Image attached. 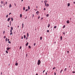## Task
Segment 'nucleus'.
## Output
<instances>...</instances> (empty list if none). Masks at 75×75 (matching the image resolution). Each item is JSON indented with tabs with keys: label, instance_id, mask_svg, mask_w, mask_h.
I'll list each match as a JSON object with an SVG mask.
<instances>
[{
	"label": "nucleus",
	"instance_id": "obj_1",
	"mask_svg": "<svg viewBox=\"0 0 75 75\" xmlns=\"http://www.w3.org/2000/svg\"><path fill=\"white\" fill-rule=\"evenodd\" d=\"M40 63L41 61H40V60H39L38 62V65H40Z\"/></svg>",
	"mask_w": 75,
	"mask_h": 75
},
{
	"label": "nucleus",
	"instance_id": "obj_2",
	"mask_svg": "<svg viewBox=\"0 0 75 75\" xmlns=\"http://www.w3.org/2000/svg\"><path fill=\"white\" fill-rule=\"evenodd\" d=\"M44 3L45 4V6L47 7V1L46 0L45 1H44Z\"/></svg>",
	"mask_w": 75,
	"mask_h": 75
},
{
	"label": "nucleus",
	"instance_id": "obj_3",
	"mask_svg": "<svg viewBox=\"0 0 75 75\" xmlns=\"http://www.w3.org/2000/svg\"><path fill=\"white\" fill-rule=\"evenodd\" d=\"M10 19H11V18H8V21H10Z\"/></svg>",
	"mask_w": 75,
	"mask_h": 75
},
{
	"label": "nucleus",
	"instance_id": "obj_4",
	"mask_svg": "<svg viewBox=\"0 0 75 75\" xmlns=\"http://www.w3.org/2000/svg\"><path fill=\"white\" fill-rule=\"evenodd\" d=\"M10 49H11V47L7 48V50H10Z\"/></svg>",
	"mask_w": 75,
	"mask_h": 75
},
{
	"label": "nucleus",
	"instance_id": "obj_5",
	"mask_svg": "<svg viewBox=\"0 0 75 75\" xmlns=\"http://www.w3.org/2000/svg\"><path fill=\"white\" fill-rule=\"evenodd\" d=\"M67 24H69V20L67 21Z\"/></svg>",
	"mask_w": 75,
	"mask_h": 75
},
{
	"label": "nucleus",
	"instance_id": "obj_6",
	"mask_svg": "<svg viewBox=\"0 0 75 75\" xmlns=\"http://www.w3.org/2000/svg\"><path fill=\"white\" fill-rule=\"evenodd\" d=\"M70 6V3H68L67 4V6H68V7H69Z\"/></svg>",
	"mask_w": 75,
	"mask_h": 75
},
{
	"label": "nucleus",
	"instance_id": "obj_7",
	"mask_svg": "<svg viewBox=\"0 0 75 75\" xmlns=\"http://www.w3.org/2000/svg\"><path fill=\"white\" fill-rule=\"evenodd\" d=\"M9 8H11V4L9 5Z\"/></svg>",
	"mask_w": 75,
	"mask_h": 75
},
{
	"label": "nucleus",
	"instance_id": "obj_8",
	"mask_svg": "<svg viewBox=\"0 0 75 75\" xmlns=\"http://www.w3.org/2000/svg\"><path fill=\"white\" fill-rule=\"evenodd\" d=\"M36 13L37 14H39V12L38 11L36 12Z\"/></svg>",
	"mask_w": 75,
	"mask_h": 75
},
{
	"label": "nucleus",
	"instance_id": "obj_9",
	"mask_svg": "<svg viewBox=\"0 0 75 75\" xmlns=\"http://www.w3.org/2000/svg\"><path fill=\"white\" fill-rule=\"evenodd\" d=\"M15 65H16V66H17V65H18V63H16L15 64Z\"/></svg>",
	"mask_w": 75,
	"mask_h": 75
},
{
	"label": "nucleus",
	"instance_id": "obj_10",
	"mask_svg": "<svg viewBox=\"0 0 75 75\" xmlns=\"http://www.w3.org/2000/svg\"><path fill=\"white\" fill-rule=\"evenodd\" d=\"M50 23H49L48 24V27H50Z\"/></svg>",
	"mask_w": 75,
	"mask_h": 75
},
{
	"label": "nucleus",
	"instance_id": "obj_11",
	"mask_svg": "<svg viewBox=\"0 0 75 75\" xmlns=\"http://www.w3.org/2000/svg\"><path fill=\"white\" fill-rule=\"evenodd\" d=\"M28 44V42H27L26 44V46H27Z\"/></svg>",
	"mask_w": 75,
	"mask_h": 75
},
{
	"label": "nucleus",
	"instance_id": "obj_12",
	"mask_svg": "<svg viewBox=\"0 0 75 75\" xmlns=\"http://www.w3.org/2000/svg\"><path fill=\"white\" fill-rule=\"evenodd\" d=\"M61 41L62 40V37L61 36L60 37Z\"/></svg>",
	"mask_w": 75,
	"mask_h": 75
},
{
	"label": "nucleus",
	"instance_id": "obj_13",
	"mask_svg": "<svg viewBox=\"0 0 75 75\" xmlns=\"http://www.w3.org/2000/svg\"><path fill=\"white\" fill-rule=\"evenodd\" d=\"M28 8L29 10H30V6H28Z\"/></svg>",
	"mask_w": 75,
	"mask_h": 75
},
{
	"label": "nucleus",
	"instance_id": "obj_14",
	"mask_svg": "<svg viewBox=\"0 0 75 75\" xmlns=\"http://www.w3.org/2000/svg\"><path fill=\"white\" fill-rule=\"evenodd\" d=\"M13 30V27H11V30Z\"/></svg>",
	"mask_w": 75,
	"mask_h": 75
},
{
	"label": "nucleus",
	"instance_id": "obj_15",
	"mask_svg": "<svg viewBox=\"0 0 75 75\" xmlns=\"http://www.w3.org/2000/svg\"><path fill=\"white\" fill-rule=\"evenodd\" d=\"M24 27V23H22V28Z\"/></svg>",
	"mask_w": 75,
	"mask_h": 75
},
{
	"label": "nucleus",
	"instance_id": "obj_16",
	"mask_svg": "<svg viewBox=\"0 0 75 75\" xmlns=\"http://www.w3.org/2000/svg\"><path fill=\"white\" fill-rule=\"evenodd\" d=\"M20 16L21 18V17H22V14H21L20 15Z\"/></svg>",
	"mask_w": 75,
	"mask_h": 75
},
{
	"label": "nucleus",
	"instance_id": "obj_17",
	"mask_svg": "<svg viewBox=\"0 0 75 75\" xmlns=\"http://www.w3.org/2000/svg\"><path fill=\"white\" fill-rule=\"evenodd\" d=\"M6 54H8V51L7 50L6 51Z\"/></svg>",
	"mask_w": 75,
	"mask_h": 75
},
{
	"label": "nucleus",
	"instance_id": "obj_18",
	"mask_svg": "<svg viewBox=\"0 0 75 75\" xmlns=\"http://www.w3.org/2000/svg\"><path fill=\"white\" fill-rule=\"evenodd\" d=\"M29 36V35H28V33L27 34V37H28Z\"/></svg>",
	"mask_w": 75,
	"mask_h": 75
},
{
	"label": "nucleus",
	"instance_id": "obj_19",
	"mask_svg": "<svg viewBox=\"0 0 75 75\" xmlns=\"http://www.w3.org/2000/svg\"><path fill=\"white\" fill-rule=\"evenodd\" d=\"M11 20L12 21H13V18H11Z\"/></svg>",
	"mask_w": 75,
	"mask_h": 75
},
{
	"label": "nucleus",
	"instance_id": "obj_20",
	"mask_svg": "<svg viewBox=\"0 0 75 75\" xmlns=\"http://www.w3.org/2000/svg\"><path fill=\"white\" fill-rule=\"evenodd\" d=\"M65 25H64L63 26V28H65Z\"/></svg>",
	"mask_w": 75,
	"mask_h": 75
},
{
	"label": "nucleus",
	"instance_id": "obj_21",
	"mask_svg": "<svg viewBox=\"0 0 75 75\" xmlns=\"http://www.w3.org/2000/svg\"><path fill=\"white\" fill-rule=\"evenodd\" d=\"M42 37H40V40H42Z\"/></svg>",
	"mask_w": 75,
	"mask_h": 75
},
{
	"label": "nucleus",
	"instance_id": "obj_22",
	"mask_svg": "<svg viewBox=\"0 0 75 75\" xmlns=\"http://www.w3.org/2000/svg\"><path fill=\"white\" fill-rule=\"evenodd\" d=\"M48 16H49V15L48 14H47L46 15V17H48Z\"/></svg>",
	"mask_w": 75,
	"mask_h": 75
},
{
	"label": "nucleus",
	"instance_id": "obj_23",
	"mask_svg": "<svg viewBox=\"0 0 75 75\" xmlns=\"http://www.w3.org/2000/svg\"><path fill=\"white\" fill-rule=\"evenodd\" d=\"M24 38H26V37L25 36V35H24Z\"/></svg>",
	"mask_w": 75,
	"mask_h": 75
},
{
	"label": "nucleus",
	"instance_id": "obj_24",
	"mask_svg": "<svg viewBox=\"0 0 75 75\" xmlns=\"http://www.w3.org/2000/svg\"><path fill=\"white\" fill-rule=\"evenodd\" d=\"M54 28H57V26H55L54 27Z\"/></svg>",
	"mask_w": 75,
	"mask_h": 75
},
{
	"label": "nucleus",
	"instance_id": "obj_25",
	"mask_svg": "<svg viewBox=\"0 0 75 75\" xmlns=\"http://www.w3.org/2000/svg\"><path fill=\"white\" fill-rule=\"evenodd\" d=\"M49 32H50V31H49V30H47V32L48 33H49Z\"/></svg>",
	"mask_w": 75,
	"mask_h": 75
},
{
	"label": "nucleus",
	"instance_id": "obj_26",
	"mask_svg": "<svg viewBox=\"0 0 75 75\" xmlns=\"http://www.w3.org/2000/svg\"><path fill=\"white\" fill-rule=\"evenodd\" d=\"M28 47L29 48H31V46H29Z\"/></svg>",
	"mask_w": 75,
	"mask_h": 75
},
{
	"label": "nucleus",
	"instance_id": "obj_27",
	"mask_svg": "<svg viewBox=\"0 0 75 75\" xmlns=\"http://www.w3.org/2000/svg\"><path fill=\"white\" fill-rule=\"evenodd\" d=\"M23 10H25V7L23 8Z\"/></svg>",
	"mask_w": 75,
	"mask_h": 75
},
{
	"label": "nucleus",
	"instance_id": "obj_28",
	"mask_svg": "<svg viewBox=\"0 0 75 75\" xmlns=\"http://www.w3.org/2000/svg\"><path fill=\"white\" fill-rule=\"evenodd\" d=\"M8 15H7L6 16V18H7V17H8Z\"/></svg>",
	"mask_w": 75,
	"mask_h": 75
},
{
	"label": "nucleus",
	"instance_id": "obj_29",
	"mask_svg": "<svg viewBox=\"0 0 75 75\" xmlns=\"http://www.w3.org/2000/svg\"><path fill=\"white\" fill-rule=\"evenodd\" d=\"M67 70V68H66L64 69V71L65 72L66 71V70Z\"/></svg>",
	"mask_w": 75,
	"mask_h": 75
},
{
	"label": "nucleus",
	"instance_id": "obj_30",
	"mask_svg": "<svg viewBox=\"0 0 75 75\" xmlns=\"http://www.w3.org/2000/svg\"><path fill=\"white\" fill-rule=\"evenodd\" d=\"M10 34V35H12L13 34V33L12 32H11Z\"/></svg>",
	"mask_w": 75,
	"mask_h": 75
},
{
	"label": "nucleus",
	"instance_id": "obj_31",
	"mask_svg": "<svg viewBox=\"0 0 75 75\" xmlns=\"http://www.w3.org/2000/svg\"><path fill=\"white\" fill-rule=\"evenodd\" d=\"M6 41H7V38H6Z\"/></svg>",
	"mask_w": 75,
	"mask_h": 75
},
{
	"label": "nucleus",
	"instance_id": "obj_32",
	"mask_svg": "<svg viewBox=\"0 0 75 75\" xmlns=\"http://www.w3.org/2000/svg\"><path fill=\"white\" fill-rule=\"evenodd\" d=\"M8 42V43H9V44H10L11 43V42H10V41H9Z\"/></svg>",
	"mask_w": 75,
	"mask_h": 75
},
{
	"label": "nucleus",
	"instance_id": "obj_33",
	"mask_svg": "<svg viewBox=\"0 0 75 75\" xmlns=\"http://www.w3.org/2000/svg\"><path fill=\"white\" fill-rule=\"evenodd\" d=\"M1 4H3V1H1Z\"/></svg>",
	"mask_w": 75,
	"mask_h": 75
},
{
	"label": "nucleus",
	"instance_id": "obj_34",
	"mask_svg": "<svg viewBox=\"0 0 75 75\" xmlns=\"http://www.w3.org/2000/svg\"><path fill=\"white\" fill-rule=\"evenodd\" d=\"M47 7H48V6H49V4H47Z\"/></svg>",
	"mask_w": 75,
	"mask_h": 75
},
{
	"label": "nucleus",
	"instance_id": "obj_35",
	"mask_svg": "<svg viewBox=\"0 0 75 75\" xmlns=\"http://www.w3.org/2000/svg\"><path fill=\"white\" fill-rule=\"evenodd\" d=\"M11 14V13H9V16H10V14Z\"/></svg>",
	"mask_w": 75,
	"mask_h": 75
},
{
	"label": "nucleus",
	"instance_id": "obj_36",
	"mask_svg": "<svg viewBox=\"0 0 75 75\" xmlns=\"http://www.w3.org/2000/svg\"><path fill=\"white\" fill-rule=\"evenodd\" d=\"M4 33H5V31H3V34H4Z\"/></svg>",
	"mask_w": 75,
	"mask_h": 75
},
{
	"label": "nucleus",
	"instance_id": "obj_37",
	"mask_svg": "<svg viewBox=\"0 0 75 75\" xmlns=\"http://www.w3.org/2000/svg\"><path fill=\"white\" fill-rule=\"evenodd\" d=\"M7 4V2H5V4Z\"/></svg>",
	"mask_w": 75,
	"mask_h": 75
},
{
	"label": "nucleus",
	"instance_id": "obj_38",
	"mask_svg": "<svg viewBox=\"0 0 75 75\" xmlns=\"http://www.w3.org/2000/svg\"><path fill=\"white\" fill-rule=\"evenodd\" d=\"M55 68H56L55 67H54L53 68V69L54 70V69H55Z\"/></svg>",
	"mask_w": 75,
	"mask_h": 75
},
{
	"label": "nucleus",
	"instance_id": "obj_39",
	"mask_svg": "<svg viewBox=\"0 0 75 75\" xmlns=\"http://www.w3.org/2000/svg\"><path fill=\"white\" fill-rule=\"evenodd\" d=\"M35 44H36L35 43L33 45H34V46H35Z\"/></svg>",
	"mask_w": 75,
	"mask_h": 75
},
{
	"label": "nucleus",
	"instance_id": "obj_40",
	"mask_svg": "<svg viewBox=\"0 0 75 75\" xmlns=\"http://www.w3.org/2000/svg\"><path fill=\"white\" fill-rule=\"evenodd\" d=\"M10 32L12 33V30H10Z\"/></svg>",
	"mask_w": 75,
	"mask_h": 75
},
{
	"label": "nucleus",
	"instance_id": "obj_41",
	"mask_svg": "<svg viewBox=\"0 0 75 75\" xmlns=\"http://www.w3.org/2000/svg\"><path fill=\"white\" fill-rule=\"evenodd\" d=\"M26 11H28V10L27 9H26L25 10Z\"/></svg>",
	"mask_w": 75,
	"mask_h": 75
},
{
	"label": "nucleus",
	"instance_id": "obj_42",
	"mask_svg": "<svg viewBox=\"0 0 75 75\" xmlns=\"http://www.w3.org/2000/svg\"><path fill=\"white\" fill-rule=\"evenodd\" d=\"M6 36H4V38H6Z\"/></svg>",
	"mask_w": 75,
	"mask_h": 75
},
{
	"label": "nucleus",
	"instance_id": "obj_43",
	"mask_svg": "<svg viewBox=\"0 0 75 75\" xmlns=\"http://www.w3.org/2000/svg\"><path fill=\"white\" fill-rule=\"evenodd\" d=\"M21 46H20V49H21Z\"/></svg>",
	"mask_w": 75,
	"mask_h": 75
},
{
	"label": "nucleus",
	"instance_id": "obj_44",
	"mask_svg": "<svg viewBox=\"0 0 75 75\" xmlns=\"http://www.w3.org/2000/svg\"><path fill=\"white\" fill-rule=\"evenodd\" d=\"M62 70H61V71H60V73H61V72H62Z\"/></svg>",
	"mask_w": 75,
	"mask_h": 75
},
{
	"label": "nucleus",
	"instance_id": "obj_45",
	"mask_svg": "<svg viewBox=\"0 0 75 75\" xmlns=\"http://www.w3.org/2000/svg\"><path fill=\"white\" fill-rule=\"evenodd\" d=\"M72 73H75V71H73Z\"/></svg>",
	"mask_w": 75,
	"mask_h": 75
},
{
	"label": "nucleus",
	"instance_id": "obj_46",
	"mask_svg": "<svg viewBox=\"0 0 75 75\" xmlns=\"http://www.w3.org/2000/svg\"><path fill=\"white\" fill-rule=\"evenodd\" d=\"M45 71V70H44L43 71V73H44Z\"/></svg>",
	"mask_w": 75,
	"mask_h": 75
},
{
	"label": "nucleus",
	"instance_id": "obj_47",
	"mask_svg": "<svg viewBox=\"0 0 75 75\" xmlns=\"http://www.w3.org/2000/svg\"><path fill=\"white\" fill-rule=\"evenodd\" d=\"M40 16H39V17H38V19H39V18H40Z\"/></svg>",
	"mask_w": 75,
	"mask_h": 75
},
{
	"label": "nucleus",
	"instance_id": "obj_48",
	"mask_svg": "<svg viewBox=\"0 0 75 75\" xmlns=\"http://www.w3.org/2000/svg\"><path fill=\"white\" fill-rule=\"evenodd\" d=\"M67 52L68 54V53H69V51H68Z\"/></svg>",
	"mask_w": 75,
	"mask_h": 75
},
{
	"label": "nucleus",
	"instance_id": "obj_49",
	"mask_svg": "<svg viewBox=\"0 0 75 75\" xmlns=\"http://www.w3.org/2000/svg\"><path fill=\"white\" fill-rule=\"evenodd\" d=\"M9 40H10L8 39V41H9Z\"/></svg>",
	"mask_w": 75,
	"mask_h": 75
},
{
	"label": "nucleus",
	"instance_id": "obj_50",
	"mask_svg": "<svg viewBox=\"0 0 75 75\" xmlns=\"http://www.w3.org/2000/svg\"><path fill=\"white\" fill-rule=\"evenodd\" d=\"M63 33V34H64V35H65V33Z\"/></svg>",
	"mask_w": 75,
	"mask_h": 75
},
{
	"label": "nucleus",
	"instance_id": "obj_51",
	"mask_svg": "<svg viewBox=\"0 0 75 75\" xmlns=\"http://www.w3.org/2000/svg\"><path fill=\"white\" fill-rule=\"evenodd\" d=\"M10 25H11V22H10Z\"/></svg>",
	"mask_w": 75,
	"mask_h": 75
},
{
	"label": "nucleus",
	"instance_id": "obj_52",
	"mask_svg": "<svg viewBox=\"0 0 75 75\" xmlns=\"http://www.w3.org/2000/svg\"><path fill=\"white\" fill-rule=\"evenodd\" d=\"M47 73L46 72V75H47Z\"/></svg>",
	"mask_w": 75,
	"mask_h": 75
},
{
	"label": "nucleus",
	"instance_id": "obj_53",
	"mask_svg": "<svg viewBox=\"0 0 75 75\" xmlns=\"http://www.w3.org/2000/svg\"><path fill=\"white\" fill-rule=\"evenodd\" d=\"M54 75H56V73L54 72Z\"/></svg>",
	"mask_w": 75,
	"mask_h": 75
},
{
	"label": "nucleus",
	"instance_id": "obj_54",
	"mask_svg": "<svg viewBox=\"0 0 75 75\" xmlns=\"http://www.w3.org/2000/svg\"><path fill=\"white\" fill-rule=\"evenodd\" d=\"M44 10H45V8H44Z\"/></svg>",
	"mask_w": 75,
	"mask_h": 75
},
{
	"label": "nucleus",
	"instance_id": "obj_55",
	"mask_svg": "<svg viewBox=\"0 0 75 75\" xmlns=\"http://www.w3.org/2000/svg\"><path fill=\"white\" fill-rule=\"evenodd\" d=\"M34 17V14H33V17Z\"/></svg>",
	"mask_w": 75,
	"mask_h": 75
},
{
	"label": "nucleus",
	"instance_id": "obj_56",
	"mask_svg": "<svg viewBox=\"0 0 75 75\" xmlns=\"http://www.w3.org/2000/svg\"><path fill=\"white\" fill-rule=\"evenodd\" d=\"M4 6H5V4H4Z\"/></svg>",
	"mask_w": 75,
	"mask_h": 75
},
{
	"label": "nucleus",
	"instance_id": "obj_57",
	"mask_svg": "<svg viewBox=\"0 0 75 75\" xmlns=\"http://www.w3.org/2000/svg\"><path fill=\"white\" fill-rule=\"evenodd\" d=\"M21 39H23V36H22V37L21 38Z\"/></svg>",
	"mask_w": 75,
	"mask_h": 75
},
{
	"label": "nucleus",
	"instance_id": "obj_58",
	"mask_svg": "<svg viewBox=\"0 0 75 75\" xmlns=\"http://www.w3.org/2000/svg\"><path fill=\"white\" fill-rule=\"evenodd\" d=\"M74 3L75 4V2H74Z\"/></svg>",
	"mask_w": 75,
	"mask_h": 75
},
{
	"label": "nucleus",
	"instance_id": "obj_59",
	"mask_svg": "<svg viewBox=\"0 0 75 75\" xmlns=\"http://www.w3.org/2000/svg\"><path fill=\"white\" fill-rule=\"evenodd\" d=\"M26 57H27V54H26Z\"/></svg>",
	"mask_w": 75,
	"mask_h": 75
},
{
	"label": "nucleus",
	"instance_id": "obj_60",
	"mask_svg": "<svg viewBox=\"0 0 75 75\" xmlns=\"http://www.w3.org/2000/svg\"><path fill=\"white\" fill-rule=\"evenodd\" d=\"M18 28H19V26L18 25Z\"/></svg>",
	"mask_w": 75,
	"mask_h": 75
},
{
	"label": "nucleus",
	"instance_id": "obj_61",
	"mask_svg": "<svg viewBox=\"0 0 75 75\" xmlns=\"http://www.w3.org/2000/svg\"><path fill=\"white\" fill-rule=\"evenodd\" d=\"M35 75H38V74H36Z\"/></svg>",
	"mask_w": 75,
	"mask_h": 75
},
{
	"label": "nucleus",
	"instance_id": "obj_62",
	"mask_svg": "<svg viewBox=\"0 0 75 75\" xmlns=\"http://www.w3.org/2000/svg\"><path fill=\"white\" fill-rule=\"evenodd\" d=\"M56 43V42H54V44H55Z\"/></svg>",
	"mask_w": 75,
	"mask_h": 75
},
{
	"label": "nucleus",
	"instance_id": "obj_63",
	"mask_svg": "<svg viewBox=\"0 0 75 75\" xmlns=\"http://www.w3.org/2000/svg\"><path fill=\"white\" fill-rule=\"evenodd\" d=\"M1 75H2V72L1 73Z\"/></svg>",
	"mask_w": 75,
	"mask_h": 75
},
{
	"label": "nucleus",
	"instance_id": "obj_64",
	"mask_svg": "<svg viewBox=\"0 0 75 75\" xmlns=\"http://www.w3.org/2000/svg\"><path fill=\"white\" fill-rule=\"evenodd\" d=\"M21 1H23V0H21Z\"/></svg>",
	"mask_w": 75,
	"mask_h": 75
}]
</instances>
